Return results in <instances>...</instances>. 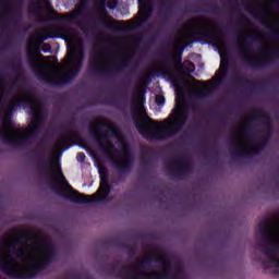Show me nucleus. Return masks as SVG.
<instances>
[{"label": "nucleus", "mask_w": 279, "mask_h": 279, "mask_svg": "<svg viewBox=\"0 0 279 279\" xmlns=\"http://www.w3.org/2000/svg\"><path fill=\"white\" fill-rule=\"evenodd\" d=\"M56 246L47 240L24 232L8 240L7 251L0 257V269L12 278H36L56 258Z\"/></svg>", "instance_id": "obj_1"}, {"label": "nucleus", "mask_w": 279, "mask_h": 279, "mask_svg": "<svg viewBox=\"0 0 279 279\" xmlns=\"http://www.w3.org/2000/svg\"><path fill=\"white\" fill-rule=\"evenodd\" d=\"M92 65L95 69H110L112 66V56L105 49L95 50L92 58Z\"/></svg>", "instance_id": "obj_12"}, {"label": "nucleus", "mask_w": 279, "mask_h": 279, "mask_svg": "<svg viewBox=\"0 0 279 279\" xmlns=\"http://www.w3.org/2000/svg\"><path fill=\"white\" fill-rule=\"evenodd\" d=\"M180 69L182 70V73H184L185 75H191V73L195 71V65L192 62L186 61L180 65Z\"/></svg>", "instance_id": "obj_18"}, {"label": "nucleus", "mask_w": 279, "mask_h": 279, "mask_svg": "<svg viewBox=\"0 0 279 279\" xmlns=\"http://www.w3.org/2000/svg\"><path fill=\"white\" fill-rule=\"evenodd\" d=\"M105 149L108 151V154L112 153L113 146L110 142H107V146L105 147Z\"/></svg>", "instance_id": "obj_24"}, {"label": "nucleus", "mask_w": 279, "mask_h": 279, "mask_svg": "<svg viewBox=\"0 0 279 279\" xmlns=\"http://www.w3.org/2000/svg\"><path fill=\"white\" fill-rule=\"evenodd\" d=\"M246 12H247V3H246Z\"/></svg>", "instance_id": "obj_35"}, {"label": "nucleus", "mask_w": 279, "mask_h": 279, "mask_svg": "<svg viewBox=\"0 0 279 279\" xmlns=\"http://www.w3.org/2000/svg\"><path fill=\"white\" fill-rule=\"evenodd\" d=\"M161 262L163 265H167V259L166 258H161Z\"/></svg>", "instance_id": "obj_31"}, {"label": "nucleus", "mask_w": 279, "mask_h": 279, "mask_svg": "<svg viewBox=\"0 0 279 279\" xmlns=\"http://www.w3.org/2000/svg\"><path fill=\"white\" fill-rule=\"evenodd\" d=\"M140 3V17L136 21L131 22H121L118 23L120 29H124V32H132L136 25L144 23L147 21L149 16H151V0H138Z\"/></svg>", "instance_id": "obj_10"}, {"label": "nucleus", "mask_w": 279, "mask_h": 279, "mask_svg": "<svg viewBox=\"0 0 279 279\" xmlns=\"http://www.w3.org/2000/svg\"><path fill=\"white\" fill-rule=\"evenodd\" d=\"M104 5H106V2L104 0H101L100 1V10H102V12H104V10H106V7H104Z\"/></svg>", "instance_id": "obj_27"}, {"label": "nucleus", "mask_w": 279, "mask_h": 279, "mask_svg": "<svg viewBox=\"0 0 279 279\" xmlns=\"http://www.w3.org/2000/svg\"><path fill=\"white\" fill-rule=\"evenodd\" d=\"M45 53H48V51H51V47L48 46V49L44 50Z\"/></svg>", "instance_id": "obj_30"}, {"label": "nucleus", "mask_w": 279, "mask_h": 279, "mask_svg": "<svg viewBox=\"0 0 279 279\" xmlns=\"http://www.w3.org/2000/svg\"><path fill=\"white\" fill-rule=\"evenodd\" d=\"M217 82H219V78H215L214 83H217Z\"/></svg>", "instance_id": "obj_34"}, {"label": "nucleus", "mask_w": 279, "mask_h": 279, "mask_svg": "<svg viewBox=\"0 0 279 279\" xmlns=\"http://www.w3.org/2000/svg\"><path fill=\"white\" fill-rule=\"evenodd\" d=\"M151 265V255H144L134 264L123 265L120 271L122 279H181L180 275H173L169 271L147 272L145 269Z\"/></svg>", "instance_id": "obj_6"}, {"label": "nucleus", "mask_w": 279, "mask_h": 279, "mask_svg": "<svg viewBox=\"0 0 279 279\" xmlns=\"http://www.w3.org/2000/svg\"><path fill=\"white\" fill-rule=\"evenodd\" d=\"M29 104L31 106V114L33 117L32 123L27 129H20L19 126L12 123L11 119L5 118L0 129V136L10 141L11 143H19V141H25V138H29L32 134L38 130V125L43 121V105L40 100L34 96V94L24 92L20 96H16L11 100L9 108L12 110L19 106V104Z\"/></svg>", "instance_id": "obj_4"}, {"label": "nucleus", "mask_w": 279, "mask_h": 279, "mask_svg": "<svg viewBox=\"0 0 279 279\" xmlns=\"http://www.w3.org/2000/svg\"><path fill=\"white\" fill-rule=\"evenodd\" d=\"M247 124H248V119H247V114L245 118V156L250 155V143L247 142Z\"/></svg>", "instance_id": "obj_20"}, {"label": "nucleus", "mask_w": 279, "mask_h": 279, "mask_svg": "<svg viewBox=\"0 0 279 279\" xmlns=\"http://www.w3.org/2000/svg\"><path fill=\"white\" fill-rule=\"evenodd\" d=\"M105 136L108 138L109 136H112V138H116L118 143L122 147V154L119 155L116 159H113L116 167H120L121 169H125L128 165H130L131 156H130V149L128 148V144L123 140V135L121 134V130L117 128L112 123H108V133L105 134Z\"/></svg>", "instance_id": "obj_8"}, {"label": "nucleus", "mask_w": 279, "mask_h": 279, "mask_svg": "<svg viewBox=\"0 0 279 279\" xmlns=\"http://www.w3.org/2000/svg\"><path fill=\"white\" fill-rule=\"evenodd\" d=\"M220 74L223 75L226 73V68L228 66V59L226 58V54H223L220 51Z\"/></svg>", "instance_id": "obj_19"}, {"label": "nucleus", "mask_w": 279, "mask_h": 279, "mask_svg": "<svg viewBox=\"0 0 279 279\" xmlns=\"http://www.w3.org/2000/svg\"><path fill=\"white\" fill-rule=\"evenodd\" d=\"M258 228L266 243L265 267H270L275 274H279V216L263 220Z\"/></svg>", "instance_id": "obj_5"}, {"label": "nucleus", "mask_w": 279, "mask_h": 279, "mask_svg": "<svg viewBox=\"0 0 279 279\" xmlns=\"http://www.w3.org/2000/svg\"><path fill=\"white\" fill-rule=\"evenodd\" d=\"M253 121L260 123V125H265L266 128H271V121L269 120V114L267 112L260 110L255 111L253 113Z\"/></svg>", "instance_id": "obj_16"}, {"label": "nucleus", "mask_w": 279, "mask_h": 279, "mask_svg": "<svg viewBox=\"0 0 279 279\" xmlns=\"http://www.w3.org/2000/svg\"><path fill=\"white\" fill-rule=\"evenodd\" d=\"M99 175H100V186L96 194L94 195H84L80 193H74V197L81 204H88L90 202H97V199H104L110 195V185L108 184V171L106 168H99Z\"/></svg>", "instance_id": "obj_9"}, {"label": "nucleus", "mask_w": 279, "mask_h": 279, "mask_svg": "<svg viewBox=\"0 0 279 279\" xmlns=\"http://www.w3.org/2000/svg\"><path fill=\"white\" fill-rule=\"evenodd\" d=\"M253 40L259 43L262 56L253 57L251 59V62L254 69H265V66L269 64V58L267 57V53H269V51L267 50L265 35H263V33H254Z\"/></svg>", "instance_id": "obj_11"}, {"label": "nucleus", "mask_w": 279, "mask_h": 279, "mask_svg": "<svg viewBox=\"0 0 279 279\" xmlns=\"http://www.w3.org/2000/svg\"><path fill=\"white\" fill-rule=\"evenodd\" d=\"M248 36H250V33L247 32V28H246V31H245V38H248Z\"/></svg>", "instance_id": "obj_32"}, {"label": "nucleus", "mask_w": 279, "mask_h": 279, "mask_svg": "<svg viewBox=\"0 0 279 279\" xmlns=\"http://www.w3.org/2000/svg\"><path fill=\"white\" fill-rule=\"evenodd\" d=\"M210 29H215L213 23L204 17L187 21L174 41V50L182 49L195 36H208Z\"/></svg>", "instance_id": "obj_7"}, {"label": "nucleus", "mask_w": 279, "mask_h": 279, "mask_svg": "<svg viewBox=\"0 0 279 279\" xmlns=\"http://www.w3.org/2000/svg\"><path fill=\"white\" fill-rule=\"evenodd\" d=\"M143 101V92H140L135 104V112L140 118L136 122V128L145 138H151V136H159L160 138L171 136L186 123V107L184 106V96H182V94H179L177 97L174 111L165 122H154V120L147 116V112H145Z\"/></svg>", "instance_id": "obj_3"}, {"label": "nucleus", "mask_w": 279, "mask_h": 279, "mask_svg": "<svg viewBox=\"0 0 279 279\" xmlns=\"http://www.w3.org/2000/svg\"><path fill=\"white\" fill-rule=\"evenodd\" d=\"M250 59V51L247 50V44H246V49H245V60L247 62V60Z\"/></svg>", "instance_id": "obj_26"}, {"label": "nucleus", "mask_w": 279, "mask_h": 279, "mask_svg": "<svg viewBox=\"0 0 279 279\" xmlns=\"http://www.w3.org/2000/svg\"><path fill=\"white\" fill-rule=\"evenodd\" d=\"M213 86H215V83L195 82L193 87V93L195 97H197L198 99H202L210 94V90H213Z\"/></svg>", "instance_id": "obj_14"}, {"label": "nucleus", "mask_w": 279, "mask_h": 279, "mask_svg": "<svg viewBox=\"0 0 279 279\" xmlns=\"http://www.w3.org/2000/svg\"><path fill=\"white\" fill-rule=\"evenodd\" d=\"M265 145H267V136L265 135V131H263L259 141L252 146L253 153L260 154L265 149Z\"/></svg>", "instance_id": "obj_17"}, {"label": "nucleus", "mask_w": 279, "mask_h": 279, "mask_svg": "<svg viewBox=\"0 0 279 279\" xmlns=\"http://www.w3.org/2000/svg\"><path fill=\"white\" fill-rule=\"evenodd\" d=\"M64 39L68 43V54L63 60L62 65H56L51 63L49 59L46 61L40 60L36 43H44V40H47V37H32L28 43L29 56H36V58L33 59L32 64L45 82L63 84V82H69V80H72V77H75V75L80 73L82 59L84 58L82 39L73 31H68L64 34Z\"/></svg>", "instance_id": "obj_2"}, {"label": "nucleus", "mask_w": 279, "mask_h": 279, "mask_svg": "<svg viewBox=\"0 0 279 279\" xmlns=\"http://www.w3.org/2000/svg\"><path fill=\"white\" fill-rule=\"evenodd\" d=\"M244 51H245V46L241 44V52L244 53Z\"/></svg>", "instance_id": "obj_29"}, {"label": "nucleus", "mask_w": 279, "mask_h": 279, "mask_svg": "<svg viewBox=\"0 0 279 279\" xmlns=\"http://www.w3.org/2000/svg\"><path fill=\"white\" fill-rule=\"evenodd\" d=\"M156 104H157V106H165V97L156 96Z\"/></svg>", "instance_id": "obj_22"}, {"label": "nucleus", "mask_w": 279, "mask_h": 279, "mask_svg": "<svg viewBox=\"0 0 279 279\" xmlns=\"http://www.w3.org/2000/svg\"><path fill=\"white\" fill-rule=\"evenodd\" d=\"M50 169L54 173V178L58 182V184H62L64 186L66 193H71L73 189L71 185H69V182H66V179L64 178V174L62 173V170H60V166L58 165V157L52 156L50 159Z\"/></svg>", "instance_id": "obj_13"}, {"label": "nucleus", "mask_w": 279, "mask_h": 279, "mask_svg": "<svg viewBox=\"0 0 279 279\" xmlns=\"http://www.w3.org/2000/svg\"><path fill=\"white\" fill-rule=\"evenodd\" d=\"M245 23H246V27H247V25H250V20L247 17L245 19Z\"/></svg>", "instance_id": "obj_33"}, {"label": "nucleus", "mask_w": 279, "mask_h": 279, "mask_svg": "<svg viewBox=\"0 0 279 279\" xmlns=\"http://www.w3.org/2000/svg\"><path fill=\"white\" fill-rule=\"evenodd\" d=\"M62 147H64V141L58 142L53 148V154H58V151H60V149H62Z\"/></svg>", "instance_id": "obj_21"}, {"label": "nucleus", "mask_w": 279, "mask_h": 279, "mask_svg": "<svg viewBox=\"0 0 279 279\" xmlns=\"http://www.w3.org/2000/svg\"><path fill=\"white\" fill-rule=\"evenodd\" d=\"M99 125H101V122H97V124L95 126H93V132L95 134H97V129L99 128Z\"/></svg>", "instance_id": "obj_25"}, {"label": "nucleus", "mask_w": 279, "mask_h": 279, "mask_svg": "<svg viewBox=\"0 0 279 279\" xmlns=\"http://www.w3.org/2000/svg\"><path fill=\"white\" fill-rule=\"evenodd\" d=\"M266 1L267 0H257V8L259 10L257 17L264 25L268 26L270 29H274V23H271L267 15H265V12H267V4H265Z\"/></svg>", "instance_id": "obj_15"}, {"label": "nucleus", "mask_w": 279, "mask_h": 279, "mask_svg": "<svg viewBox=\"0 0 279 279\" xmlns=\"http://www.w3.org/2000/svg\"><path fill=\"white\" fill-rule=\"evenodd\" d=\"M117 5H118L117 0H109V1H108V8H109L110 10H114V8H117Z\"/></svg>", "instance_id": "obj_23"}, {"label": "nucleus", "mask_w": 279, "mask_h": 279, "mask_svg": "<svg viewBox=\"0 0 279 279\" xmlns=\"http://www.w3.org/2000/svg\"><path fill=\"white\" fill-rule=\"evenodd\" d=\"M77 158H78V159L81 158V160H84V158H86V157L84 156V154L80 153V154L77 155Z\"/></svg>", "instance_id": "obj_28"}]
</instances>
